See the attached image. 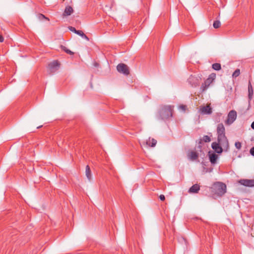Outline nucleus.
Masks as SVG:
<instances>
[{"label": "nucleus", "instance_id": "7", "mask_svg": "<svg viewBox=\"0 0 254 254\" xmlns=\"http://www.w3.org/2000/svg\"><path fill=\"white\" fill-rule=\"evenodd\" d=\"M117 69L118 72L125 75H128L129 73L128 66L124 64H120L117 66Z\"/></svg>", "mask_w": 254, "mask_h": 254}, {"label": "nucleus", "instance_id": "9", "mask_svg": "<svg viewBox=\"0 0 254 254\" xmlns=\"http://www.w3.org/2000/svg\"><path fill=\"white\" fill-rule=\"evenodd\" d=\"M239 182L241 185L246 187H254V180L242 179Z\"/></svg>", "mask_w": 254, "mask_h": 254}, {"label": "nucleus", "instance_id": "1", "mask_svg": "<svg viewBox=\"0 0 254 254\" xmlns=\"http://www.w3.org/2000/svg\"><path fill=\"white\" fill-rule=\"evenodd\" d=\"M218 142L226 150L229 147L228 140L225 135V129L222 124H219L217 127Z\"/></svg>", "mask_w": 254, "mask_h": 254}, {"label": "nucleus", "instance_id": "27", "mask_svg": "<svg viewBox=\"0 0 254 254\" xmlns=\"http://www.w3.org/2000/svg\"><path fill=\"white\" fill-rule=\"evenodd\" d=\"M39 18H40V19H41V18H44V19H47V20H49V18H47V17H45V16L44 15L42 14H39Z\"/></svg>", "mask_w": 254, "mask_h": 254}, {"label": "nucleus", "instance_id": "30", "mask_svg": "<svg viewBox=\"0 0 254 254\" xmlns=\"http://www.w3.org/2000/svg\"><path fill=\"white\" fill-rule=\"evenodd\" d=\"M3 41H4L3 37H2V36L0 35V42H3Z\"/></svg>", "mask_w": 254, "mask_h": 254}, {"label": "nucleus", "instance_id": "10", "mask_svg": "<svg viewBox=\"0 0 254 254\" xmlns=\"http://www.w3.org/2000/svg\"><path fill=\"white\" fill-rule=\"evenodd\" d=\"M211 147L213 150L217 153H221L222 152V148H224L220 143L217 142H213L211 144Z\"/></svg>", "mask_w": 254, "mask_h": 254}, {"label": "nucleus", "instance_id": "26", "mask_svg": "<svg viewBox=\"0 0 254 254\" xmlns=\"http://www.w3.org/2000/svg\"><path fill=\"white\" fill-rule=\"evenodd\" d=\"M186 108L187 106L184 105H181L179 107V109L183 111H185Z\"/></svg>", "mask_w": 254, "mask_h": 254}, {"label": "nucleus", "instance_id": "6", "mask_svg": "<svg viewBox=\"0 0 254 254\" xmlns=\"http://www.w3.org/2000/svg\"><path fill=\"white\" fill-rule=\"evenodd\" d=\"M60 65V63L57 61H54L51 62L48 65L49 72L50 73H53L55 72L59 69Z\"/></svg>", "mask_w": 254, "mask_h": 254}, {"label": "nucleus", "instance_id": "18", "mask_svg": "<svg viewBox=\"0 0 254 254\" xmlns=\"http://www.w3.org/2000/svg\"><path fill=\"white\" fill-rule=\"evenodd\" d=\"M77 34L80 36L82 38L85 39L86 41H89L88 37L82 31H78V32H77Z\"/></svg>", "mask_w": 254, "mask_h": 254}, {"label": "nucleus", "instance_id": "14", "mask_svg": "<svg viewBox=\"0 0 254 254\" xmlns=\"http://www.w3.org/2000/svg\"><path fill=\"white\" fill-rule=\"evenodd\" d=\"M73 11V10L71 6H66L64 9L63 15L64 16L70 15L71 14V13H72Z\"/></svg>", "mask_w": 254, "mask_h": 254}, {"label": "nucleus", "instance_id": "29", "mask_svg": "<svg viewBox=\"0 0 254 254\" xmlns=\"http://www.w3.org/2000/svg\"><path fill=\"white\" fill-rule=\"evenodd\" d=\"M250 153L252 155L254 156V147H252L250 149Z\"/></svg>", "mask_w": 254, "mask_h": 254}, {"label": "nucleus", "instance_id": "13", "mask_svg": "<svg viewBox=\"0 0 254 254\" xmlns=\"http://www.w3.org/2000/svg\"><path fill=\"white\" fill-rule=\"evenodd\" d=\"M200 190V187L198 184H194L191 186L189 190V192L190 193H197Z\"/></svg>", "mask_w": 254, "mask_h": 254}, {"label": "nucleus", "instance_id": "16", "mask_svg": "<svg viewBox=\"0 0 254 254\" xmlns=\"http://www.w3.org/2000/svg\"><path fill=\"white\" fill-rule=\"evenodd\" d=\"M85 174H86V176L87 178V179H88V180L91 181L92 175H91V172L90 167L88 165H87L86 166Z\"/></svg>", "mask_w": 254, "mask_h": 254}, {"label": "nucleus", "instance_id": "24", "mask_svg": "<svg viewBox=\"0 0 254 254\" xmlns=\"http://www.w3.org/2000/svg\"><path fill=\"white\" fill-rule=\"evenodd\" d=\"M235 145L236 148H237L238 149H240L242 147L241 143L240 142H236Z\"/></svg>", "mask_w": 254, "mask_h": 254}, {"label": "nucleus", "instance_id": "3", "mask_svg": "<svg viewBox=\"0 0 254 254\" xmlns=\"http://www.w3.org/2000/svg\"><path fill=\"white\" fill-rule=\"evenodd\" d=\"M213 191L218 196H222L226 192V186L222 182H216L212 187Z\"/></svg>", "mask_w": 254, "mask_h": 254}, {"label": "nucleus", "instance_id": "12", "mask_svg": "<svg viewBox=\"0 0 254 254\" xmlns=\"http://www.w3.org/2000/svg\"><path fill=\"white\" fill-rule=\"evenodd\" d=\"M188 156L189 159L191 161H194L197 159L198 155L196 152L190 151L188 153Z\"/></svg>", "mask_w": 254, "mask_h": 254}, {"label": "nucleus", "instance_id": "17", "mask_svg": "<svg viewBox=\"0 0 254 254\" xmlns=\"http://www.w3.org/2000/svg\"><path fill=\"white\" fill-rule=\"evenodd\" d=\"M248 92H249V96L250 98H251L253 95V89L252 85L250 81H249V86H248Z\"/></svg>", "mask_w": 254, "mask_h": 254}, {"label": "nucleus", "instance_id": "2", "mask_svg": "<svg viewBox=\"0 0 254 254\" xmlns=\"http://www.w3.org/2000/svg\"><path fill=\"white\" fill-rule=\"evenodd\" d=\"M173 107L171 106H163L161 107L159 112V119L161 120H167L173 116Z\"/></svg>", "mask_w": 254, "mask_h": 254}, {"label": "nucleus", "instance_id": "15", "mask_svg": "<svg viewBox=\"0 0 254 254\" xmlns=\"http://www.w3.org/2000/svg\"><path fill=\"white\" fill-rule=\"evenodd\" d=\"M218 158V156L212 153L211 154H209V160L211 164H214L216 162V160Z\"/></svg>", "mask_w": 254, "mask_h": 254}, {"label": "nucleus", "instance_id": "5", "mask_svg": "<svg viewBox=\"0 0 254 254\" xmlns=\"http://www.w3.org/2000/svg\"><path fill=\"white\" fill-rule=\"evenodd\" d=\"M237 118V112L235 110H231L228 113L227 119L225 121V124L227 125H231Z\"/></svg>", "mask_w": 254, "mask_h": 254}, {"label": "nucleus", "instance_id": "28", "mask_svg": "<svg viewBox=\"0 0 254 254\" xmlns=\"http://www.w3.org/2000/svg\"><path fill=\"white\" fill-rule=\"evenodd\" d=\"M159 198H160V200L162 201H164L165 199V197L163 194H161L159 196Z\"/></svg>", "mask_w": 254, "mask_h": 254}, {"label": "nucleus", "instance_id": "21", "mask_svg": "<svg viewBox=\"0 0 254 254\" xmlns=\"http://www.w3.org/2000/svg\"><path fill=\"white\" fill-rule=\"evenodd\" d=\"M240 74V70L239 69H237L233 73L232 76L233 78H236L238 77Z\"/></svg>", "mask_w": 254, "mask_h": 254}, {"label": "nucleus", "instance_id": "19", "mask_svg": "<svg viewBox=\"0 0 254 254\" xmlns=\"http://www.w3.org/2000/svg\"><path fill=\"white\" fill-rule=\"evenodd\" d=\"M212 68L215 70H219L221 69V64L219 63L213 64L212 65Z\"/></svg>", "mask_w": 254, "mask_h": 254}, {"label": "nucleus", "instance_id": "20", "mask_svg": "<svg viewBox=\"0 0 254 254\" xmlns=\"http://www.w3.org/2000/svg\"><path fill=\"white\" fill-rule=\"evenodd\" d=\"M220 22L219 20H216L213 22V26L214 28L216 29L218 28L220 26Z\"/></svg>", "mask_w": 254, "mask_h": 254}, {"label": "nucleus", "instance_id": "22", "mask_svg": "<svg viewBox=\"0 0 254 254\" xmlns=\"http://www.w3.org/2000/svg\"><path fill=\"white\" fill-rule=\"evenodd\" d=\"M202 140L205 142H209L210 141L211 139L209 136L204 135L202 138Z\"/></svg>", "mask_w": 254, "mask_h": 254}, {"label": "nucleus", "instance_id": "4", "mask_svg": "<svg viewBox=\"0 0 254 254\" xmlns=\"http://www.w3.org/2000/svg\"><path fill=\"white\" fill-rule=\"evenodd\" d=\"M216 78V74L215 73H211L209 75V77L206 79V80L204 81V83L201 85V89L202 91L206 90L210 84L213 81V80Z\"/></svg>", "mask_w": 254, "mask_h": 254}, {"label": "nucleus", "instance_id": "32", "mask_svg": "<svg viewBox=\"0 0 254 254\" xmlns=\"http://www.w3.org/2000/svg\"><path fill=\"white\" fill-rule=\"evenodd\" d=\"M41 127H42V126H39V127H37V128H40Z\"/></svg>", "mask_w": 254, "mask_h": 254}, {"label": "nucleus", "instance_id": "8", "mask_svg": "<svg viewBox=\"0 0 254 254\" xmlns=\"http://www.w3.org/2000/svg\"><path fill=\"white\" fill-rule=\"evenodd\" d=\"M199 112L202 115H210L212 113V109L210 107V104H207L206 106H200Z\"/></svg>", "mask_w": 254, "mask_h": 254}, {"label": "nucleus", "instance_id": "31", "mask_svg": "<svg viewBox=\"0 0 254 254\" xmlns=\"http://www.w3.org/2000/svg\"><path fill=\"white\" fill-rule=\"evenodd\" d=\"M251 127L254 129V121L251 124Z\"/></svg>", "mask_w": 254, "mask_h": 254}, {"label": "nucleus", "instance_id": "11", "mask_svg": "<svg viewBox=\"0 0 254 254\" xmlns=\"http://www.w3.org/2000/svg\"><path fill=\"white\" fill-rule=\"evenodd\" d=\"M143 143L144 145L146 144L151 147H154L157 143V141L154 138H149L148 140H146L145 142Z\"/></svg>", "mask_w": 254, "mask_h": 254}, {"label": "nucleus", "instance_id": "25", "mask_svg": "<svg viewBox=\"0 0 254 254\" xmlns=\"http://www.w3.org/2000/svg\"><path fill=\"white\" fill-rule=\"evenodd\" d=\"M69 29L71 31H72V32H73L75 33V34H77V32H78V31H79V30H76V29H75L74 27H72V26H70V27H69Z\"/></svg>", "mask_w": 254, "mask_h": 254}, {"label": "nucleus", "instance_id": "23", "mask_svg": "<svg viewBox=\"0 0 254 254\" xmlns=\"http://www.w3.org/2000/svg\"><path fill=\"white\" fill-rule=\"evenodd\" d=\"M63 49L67 54L69 55H73V53L70 51L69 50L67 49L65 47H63Z\"/></svg>", "mask_w": 254, "mask_h": 254}]
</instances>
